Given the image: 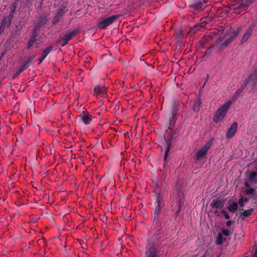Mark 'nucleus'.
Masks as SVG:
<instances>
[{"label": "nucleus", "instance_id": "nucleus-2", "mask_svg": "<svg viewBox=\"0 0 257 257\" xmlns=\"http://www.w3.org/2000/svg\"><path fill=\"white\" fill-rule=\"evenodd\" d=\"M248 84L251 87H254L257 84V70H254L249 75V77L246 79L243 83L241 85V87L238 89L235 93L234 95L232 97L233 101H235L240 94L242 92L243 89Z\"/></svg>", "mask_w": 257, "mask_h": 257}, {"label": "nucleus", "instance_id": "nucleus-31", "mask_svg": "<svg viewBox=\"0 0 257 257\" xmlns=\"http://www.w3.org/2000/svg\"><path fill=\"white\" fill-rule=\"evenodd\" d=\"M203 7V4L201 2L196 3L194 5V8L196 9H201Z\"/></svg>", "mask_w": 257, "mask_h": 257}, {"label": "nucleus", "instance_id": "nucleus-28", "mask_svg": "<svg viewBox=\"0 0 257 257\" xmlns=\"http://www.w3.org/2000/svg\"><path fill=\"white\" fill-rule=\"evenodd\" d=\"M207 18H208V17H202L200 21H201V24H200V26L201 27H205V23H206V21L207 19Z\"/></svg>", "mask_w": 257, "mask_h": 257}, {"label": "nucleus", "instance_id": "nucleus-18", "mask_svg": "<svg viewBox=\"0 0 257 257\" xmlns=\"http://www.w3.org/2000/svg\"><path fill=\"white\" fill-rule=\"evenodd\" d=\"M39 30H40L39 26H37L35 27V28H34V31L33 32V33L32 34V36L30 38V39L29 40V41L33 42V43L35 42V41L36 40V37L38 35V31H39Z\"/></svg>", "mask_w": 257, "mask_h": 257}, {"label": "nucleus", "instance_id": "nucleus-37", "mask_svg": "<svg viewBox=\"0 0 257 257\" xmlns=\"http://www.w3.org/2000/svg\"><path fill=\"white\" fill-rule=\"evenodd\" d=\"M232 224V221H227L226 222V225L227 226H230Z\"/></svg>", "mask_w": 257, "mask_h": 257}, {"label": "nucleus", "instance_id": "nucleus-19", "mask_svg": "<svg viewBox=\"0 0 257 257\" xmlns=\"http://www.w3.org/2000/svg\"><path fill=\"white\" fill-rule=\"evenodd\" d=\"M68 11L67 7L65 6H61L58 9L55 16H63V15Z\"/></svg>", "mask_w": 257, "mask_h": 257}, {"label": "nucleus", "instance_id": "nucleus-8", "mask_svg": "<svg viewBox=\"0 0 257 257\" xmlns=\"http://www.w3.org/2000/svg\"><path fill=\"white\" fill-rule=\"evenodd\" d=\"M238 124L237 122H233L226 133V138L227 139H231L234 136L237 132Z\"/></svg>", "mask_w": 257, "mask_h": 257}, {"label": "nucleus", "instance_id": "nucleus-10", "mask_svg": "<svg viewBox=\"0 0 257 257\" xmlns=\"http://www.w3.org/2000/svg\"><path fill=\"white\" fill-rule=\"evenodd\" d=\"M178 108L177 107L174 105L172 108V117L170 118L169 120V127L168 130L171 132V127L175 124L176 121V116L177 114Z\"/></svg>", "mask_w": 257, "mask_h": 257}, {"label": "nucleus", "instance_id": "nucleus-14", "mask_svg": "<svg viewBox=\"0 0 257 257\" xmlns=\"http://www.w3.org/2000/svg\"><path fill=\"white\" fill-rule=\"evenodd\" d=\"M12 17H4V19L2 21V25L0 27V34L4 32L6 26L8 27L10 25L12 21Z\"/></svg>", "mask_w": 257, "mask_h": 257}, {"label": "nucleus", "instance_id": "nucleus-35", "mask_svg": "<svg viewBox=\"0 0 257 257\" xmlns=\"http://www.w3.org/2000/svg\"><path fill=\"white\" fill-rule=\"evenodd\" d=\"M46 56H45L44 55H42V56L41 57V58H40V59H39V63H41V62H43V60H44V59L46 58Z\"/></svg>", "mask_w": 257, "mask_h": 257}, {"label": "nucleus", "instance_id": "nucleus-29", "mask_svg": "<svg viewBox=\"0 0 257 257\" xmlns=\"http://www.w3.org/2000/svg\"><path fill=\"white\" fill-rule=\"evenodd\" d=\"M247 201V199L246 198H245V199H244V200H243V198L241 197L239 198V199L238 200V204L240 207H243L244 206V202Z\"/></svg>", "mask_w": 257, "mask_h": 257}, {"label": "nucleus", "instance_id": "nucleus-33", "mask_svg": "<svg viewBox=\"0 0 257 257\" xmlns=\"http://www.w3.org/2000/svg\"><path fill=\"white\" fill-rule=\"evenodd\" d=\"M222 234L225 236H229L231 233L228 229H223L221 231Z\"/></svg>", "mask_w": 257, "mask_h": 257}, {"label": "nucleus", "instance_id": "nucleus-9", "mask_svg": "<svg viewBox=\"0 0 257 257\" xmlns=\"http://www.w3.org/2000/svg\"><path fill=\"white\" fill-rule=\"evenodd\" d=\"M95 94L101 97H105L107 96L106 88L105 86L98 85L94 89Z\"/></svg>", "mask_w": 257, "mask_h": 257}, {"label": "nucleus", "instance_id": "nucleus-38", "mask_svg": "<svg viewBox=\"0 0 257 257\" xmlns=\"http://www.w3.org/2000/svg\"><path fill=\"white\" fill-rule=\"evenodd\" d=\"M58 18H59V17H55V18L54 19V20L53 21V22L54 23H56L58 21Z\"/></svg>", "mask_w": 257, "mask_h": 257}, {"label": "nucleus", "instance_id": "nucleus-30", "mask_svg": "<svg viewBox=\"0 0 257 257\" xmlns=\"http://www.w3.org/2000/svg\"><path fill=\"white\" fill-rule=\"evenodd\" d=\"M52 49L50 47H48L43 51V54L45 56L47 57V55L50 53Z\"/></svg>", "mask_w": 257, "mask_h": 257}, {"label": "nucleus", "instance_id": "nucleus-22", "mask_svg": "<svg viewBox=\"0 0 257 257\" xmlns=\"http://www.w3.org/2000/svg\"><path fill=\"white\" fill-rule=\"evenodd\" d=\"M201 101L199 99H197V101L195 102L193 107V109L194 111H198L199 110V109L201 106Z\"/></svg>", "mask_w": 257, "mask_h": 257}, {"label": "nucleus", "instance_id": "nucleus-32", "mask_svg": "<svg viewBox=\"0 0 257 257\" xmlns=\"http://www.w3.org/2000/svg\"><path fill=\"white\" fill-rule=\"evenodd\" d=\"M28 67V65L27 64H25V65L22 66L18 70V73H20L22 72H23L24 70H25Z\"/></svg>", "mask_w": 257, "mask_h": 257}, {"label": "nucleus", "instance_id": "nucleus-40", "mask_svg": "<svg viewBox=\"0 0 257 257\" xmlns=\"http://www.w3.org/2000/svg\"><path fill=\"white\" fill-rule=\"evenodd\" d=\"M218 30L215 31L213 32V34H214L215 35H217V34H218Z\"/></svg>", "mask_w": 257, "mask_h": 257}, {"label": "nucleus", "instance_id": "nucleus-16", "mask_svg": "<svg viewBox=\"0 0 257 257\" xmlns=\"http://www.w3.org/2000/svg\"><path fill=\"white\" fill-rule=\"evenodd\" d=\"M228 203H229V205L228 206V210L231 212H235L236 211L237 207H238L237 202L236 201L229 200Z\"/></svg>", "mask_w": 257, "mask_h": 257}, {"label": "nucleus", "instance_id": "nucleus-34", "mask_svg": "<svg viewBox=\"0 0 257 257\" xmlns=\"http://www.w3.org/2000/svg\"><path fill=\"white\" fill-rule=\"evenodd\" d=\"M221 212L226 219L229 218V215L224 210H222Z\"/></svg>", "mask_w": 257, "mask_h": 257}, {"label": "nucleus", "instance_id": "nucleus-43", "mask_svg": "<svg viewBox=\"0 0 257 257\" xmlns=\"http://www.w3.org/2000/svg\"><path fill=\"white\" fill-rule=\"evenodd\" d=\"M234 7H235L234 9H236V8H237V7L236 6V5H235V6H234Z\"/></svg>", "mask_w": 257, "mask_h": 257}, {"label": "nucleus", "instance_id": "nucleus-13", "mask_svg": "<svg viewBox=\"0 0 257 257\" xmlns=\"http://www.w3.org/2000/svg\"><path fill=\"white\" fill-rule=\"evenodd\" d=\"M176 199L177 200L179 205V210L177 212V213L178 214L180 211L181 206L184 204V195L182 191H179L177 192Z\"/></svg>", "mask_w": 257, "mask_h": 257}, {"label": "nucleus", "instance_id": "nucleus-21", "mask_svg": "<svg viewBox=\"0 0 257 257\" xmlns=\"http://www.w3.org/2000/svg\"><path fill=\"white\" fill-rule=\"evenodd\" d=\"M17 4L16 3H13L11 6V12L9 16H13L15 14L16 8L17 7Z\"/></svg>", "mask_w": 257, "mask_h": 257}, {"label": "nucleus", "instance_id": "nucleus-41", "mask_svg": "<svg viewBox=\"0 0 257 257\" xmlns=\"http://www.w3.org/2000/svg\"><path fill=\"white\" fill-rule=\"evenodd\" d=\"M181 32H179L178 34H177V35H179V36L181 35Z\"/></svg>", "mask_w": 257, "mask_h": 257}, {"label": "nucleus", "instance_id": "nucleus-5", "mask_svg": "<svg viewBox=\"0 0 257 257\" xmlns=\"http://www.w3.org/2000/svg\"><path fill=\"white\" fill-rule=\"evenodd\" d=\"M117 17H106L105 19H101L99 20L97 27L100 29L106 28L109 25L115 21Z\"/></svg>", "mask_w": 257, "mask_h": 257}, {"label": "nucleus", "instance_id": "nucleus-25", "mask_svg": "<svg viewBox=\"0 0 257 257\" xmlns=\"http://www.w3.org/2000/svg\"><path fill=\"white\" fill-rule=\"evenodd\" d=\"M257 173L255 172H252L248 175V179L250 182H253L256 176Z\"/></svg>", "mask_w": 257, "mask_h": 257}, {"label": "nucleus", "instance_id": "nucleus-36", "mask_svg": "<svg viewBox=\"0 0 257 257\" xmlns=\"http://www.w3.org/2000/svg\"><path fill=\"white\" fill-rule=\"evenodd\" d=\"M33 44H34V43L31 42L29 41L28 46H27V49H30L32 46Z\"/></svg>", "mask_w": 257, "mask_h": 257}, {"label": "nucleus", "instance_id": "nucleus-7", "mask_svg": "<svg viewBox=\"0 0 257 257\" xmlns=\"http://www.w3.org/2000/svg\"><path fill=\"white\" fill-rule=\"evenodd\" d=\"M212 142H208L201 149L198 150L196 153V159L199 160L206 155L207 151L210 148Z\"/></svg>", "mask_w": 257, "mask_h": 257}, {"label": "nucleus", "instance_id": "nucleus-1", "mask_svg": "<svg viewBox=\"0 0 257 257\" xmlns=\"http://www.w3.org/2000/svg\"><path fill=\"white\" fill-rule=\"evenodd\" d=\"M240 29V28H237V30H235L230 28L229 30H223L217 41V44L223 42L221 44V48L227 47L233 40L236 38Z\"/></svg>", "mask_w": 257, "mask_h": 257}, {"label": "nucleus", "instance_id": "nucleus-4", "mask_svg": "<svg viewBox=\"0 0 257 257\" xmlns=\"http://www.w3.org/2000/svg\"><path fill=\"white\" fill-rule=\"evenodd\" d=\"M156 197H157V200H156V203L157 205L155 207V213L154 215V221L158 219L159 215V212L161 209V208L162 207L163 204H162V201L163 200V197L162 195H161L159 193H156Z\"/></svg>", "mask_w": 257, "mask_h": 257}, {"label": "nucleus", "instance_id": "nucleus-20", "mask_svg": "<svg viewBox=\"0 0 257 257\" xmlns=\"http://www.w3.org/2000/svg\"><path fill=\"white\" fill-rule=\"evenodd\" d=\"M253 209L252 208H250L249 209H247L244 210L241 214L240 217L242 219H244L246 217L249 216L253 212Z\"/></svg>", "mask_w": 257, "mask_h": 257}, {"label": "nucleus", "instance_id": "nucleus-17", "mask_svg": "<svg viewBox=\"0 0 257 257\" xmlns=\"http://www.w3.org/2000/svg\"><path fill=\"white\" fill-rule=\"evenodd\" d=\"M39 30H40L39 26H37L35 27V28H34V31L33 32V33L32 34V36L30 38V39L29 40V41L33 42V43L35 42V41L36 40V37L38 35V31H39Z\"/></svg>", "mask_w": 257, "mask_h": 257}, {"label": "nucleus", "instance_id": "nucleus-3", "mask_svg": "<svg viewBox=\"0 0 257 257\" xmlns=\"http://www.w3.org/2000/svg\"><path fill=\"white\" fill-rule=\"evenodd\" d=\"M232 103V101L228 100L218 109L213 117V120L214 122L218 123L223 120L231 106Z\"/></svg>", "mask_w": 257, "mask_h": 257}, {"label": "nucleus", "instance_id": "nucleus-12", "mask_svg": "<svg viewBox=\"0 0 257 257\" xmlns=\"http://www.w3.org/2000/svg\"><path fill=\"white\" fill-rule=\"evenodd\" d=\"M253 25H251L245 31L244 34L242 39L241 40V43L242 44L245 43L251 35L252 30H253Z\"/></svg>", "mask_w": 257, "mask_h": 257}, {"label": "nucleus", "instance_id": "nucleus-42", "mask_svg": "<svg viewBox=\"0 0 257 257\" xmlns=\"http://www.w3.org/2000/svg\"><path fill=\"white\" fill-rule=\"evenodd\" d=\"M115 16H117V17L122 16V15H116Z\"/></svg>", "mask_w": 257, "mask_h": 257}, {"label": "nucleus", "instance_id": "nucleus-39", "mask_svg": "<svg viewBox=\"0 0 257 257\" xmlns=\"http://www.w3.org/2000/svg\"><path fill=\"white\" fill-rule=\"evenodd\" d=\"M253 257H257V244H256L255 251Z\"/></svg>", "mask_w": 257, "mask_h": 257}, {"label": "nucleus", "instance_id": "nucleus-11", "mask_svg": "<svg viewBox=\"0 0 257 257\" xmlns=\"http://www.w3.org/2000/svg\"><path fill=\"white\" fill-rule=\"evenodd\" d=\"M224 201L222 199L217 198L212 201L210 205L212 208H219L224 206Z\"/></svg>", "mask_w": 257, "mask_h": 257}, {"label": "nucleus", "instance_id": "nucleus-6", "mask_svg": "<svg viewBox=\"0 0 257 257\" xmlns=\"http://www.w3.org/2000/svg\"><path fill=\"white\" fill-rule=\"evenodd\" d=\"M77 31L76 30H74L63 33L60 36V39L63 42V44H62V46H64L67 44L68 41L71 40L72 37L77 34Z\"/></svg>", "mask_w": 257, "mask_h": 257}, {"label": "nucleus", "instance_id": "nucleus-23", "mask_svg": "<svg viewBox=\"0 0 257 257\" xmlns=\"http://www.w3.org/2000/svg\"><path fill=\"white\" fill-rule=\"evenodd\" d=\"M245 186L247 188L245 190V193L250 195L254 191V189L249 187V185L247 183L245 184Z\"/></svg>", "mask_w": 257, "mask_h": 257}, {"label": "nucleus", "instance_id": "nucleus-15", "mask_svg": "<svg viewBox=\"0 0 257 257\" xmlns=\"http://www.w3.org/2000/svg\"><path fill=\"white\" fill-rule=\"evenodd\" d=\"M78 117L86 125L90 124L92 121V118L89 114H81Z\"/></svg>", "mask_w": 257, "mask_h": 257}, {"label": "nucleus", "instance_id": "nucleus-24", "mask_svg": "<svg viewBox=\"0 0 257 257\" xmlns=\"http://www.w3.org/2000/svg\"><path fill=\"white\" fill-rule=\"evenodd\" d=\"M222 236L221 233H219L216 240V243L218 245H220L222 243Z\"/></svg>", "mask_w": 257, "mask_h": 257}, {"label": "nucleus", "instance_id": "nucleus-26", "mask_svg": "<svg viewBox=\"0 0 257 257\" xmlns=\"http://www.w3.org/2000/svg\"><path fill=\"white\" fill-rule=\"evenodd\" d=\"M146 257H156V254L153 251H148L146 252Z\"/></svg>", "mask_w": 257, "mask_h": 257}, {"label": "nucleus", "instance_id": "nucleus-27", "mask_svg": "<svg viewBox=\"0 0 257 257\" xmlns=\"http://www.w3.org/2000/svg\"><path fill=\"white\" fill-rule=\"evenodd\" d=\"M170 145H171V141H169V142L168 144V145H167V148H166V150L165 151V157H164L165 160H166L167 158L168 152L170 150Z\"/></svg>", "mask_w": 257, "mask_h": 257}]
</instances>
